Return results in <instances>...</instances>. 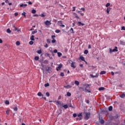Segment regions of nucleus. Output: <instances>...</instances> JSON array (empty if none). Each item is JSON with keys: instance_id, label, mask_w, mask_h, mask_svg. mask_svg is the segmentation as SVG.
Masks as SVG:
<instances>
[{"instance_id": "9d476101", "label": "nucleus", "mask_w": 125, "mask_h": 125, "mask_svg": "<svg viewBox=\"0 0 125 125\" xmlns=\"http://www.w3.org/2000/svg\"><path fill=\"white\" fill-rule=\"evenodd\" d=\"M99 76V75L98 74H96L95 75L90 74V77H91V78H98Z\"/></svg>"}, {"instance_id": "c756f323", "label": "nucleus", "mask_w": 125, "mask_h": 125, "mask_svg": "<svg viewBox=\"0 0 125 125\" xmlns=\"http://www.w3.org/2000/svg\"><path fill=\"white\" fill-rule=\"evenodd\" d=\"M37 33H38V31L37 30L33 31L32 32V35H35V34H37Z\"/></svg>"}, {"instance_id": "473e14b6", "label": "nucleus", "mask_w": 125, "mask_h": 125, "mask_svg": "<svg viewBox=\"0 0 125 125\" xmlns=\"http://www.w3.org/2000/svg\"><path fill=\"white\" fill-rule=\"evenodd\" d=\"M55 33H56L57 34H59V33H60V30H59V29L56 30Z\"/></svg>"}, {"instance_id": "cd10ccee", "label": "nucleus", "mask_w": 125, "mask_h": 125, "mask_svg": "<svg viewBox=\"0 0 125 125\" xmlns=\"http://www.w3.org/2000/svg\"><path fill=\"white\" fill-rule=\"evenodd\" d=\"M62 107L64 109H67V108H68V105L67 104H64V105L62 106Z\"/></svg>"}, {"instance_id": "774afa93", "label": "nucleus", "mask_w": 125, "mask_h": 125, "mask_svg": "<svg viewBox=\"0 0 125 125\" xmlns=\"http://www.w3.org/2000/svg\"><path fill=\"white\" fill-rule=\"evenodd\" d=\"M28 4H32V3L31 1H29L28 2Z\"/></svg>"}, {"instance_id": "ddd939ff", "label": "nucleus", "mask_w": 125, "mask_h": 125, "mask_svg": "<svg viewBox=\"0 0 125 125\" xmlns=\"http://www.w3.org/2000/svg\"><path fill=\"white\" fill-rule=\"evenodd\" d=\"M111 9H112V8H111V7H108L106 9V12H107V14H109V13L110 12V10H111Z\"/></svg>"}, {"instance_id": "69168bd1", "label": "nucleus", "mask_w": 125, "mask_h": 125, "mask_svg": "<svg viewBox=\"0 0 125 125\" xmlns=\"http://www.w3.org/2000/svg\"><path fill=\"white\" fill-rule=\"evenodd\" d=\"M111 74L112 76H114V75H115V73H114V72L112 71L111 72Z\"/></svg>"}, {"instance_id": "5fc2aeb1", "label": "nucleus", "mask_w": 125, "mask_h": 125, "mask_svg": "<svg viewBox=\"0 0 125 125\" xmlns=\"http://www.w3.org/2000/svg\"><path fill=\"white\" fill-rule=\"evenodd\" d=\"M77 114H76V113H74L73 114V117H74V118H76V117H77Z\"/></svg>"}, {"instance_id": "4d7b16f0", "label": "nucleus", "mask_w": 125, "mask_h": 125, "mask_svg": "<svg viewBox=\"0 0 125 125\" xmlns=\"http://www.w3.org/2000/svg\"><path fill=\"white\" fill-rule=\"evenodd\" d=\"M53 53H58V51H57V49H55L54 51H53Z\"/></svg>"}, {"instance_id": "aec40b11", "label": "nucleus", "mask_w": 125, "mask_h": 125, "mask_svg": "<svg viewBox=\"0 0 125 125\" xmlns=\"http://www.w3.org/2000/svg\"><path fill=\"white\" fill-rule=\"evenodd\" d=\"M120 97H121V98H125V94L123 93V94L120 95Z\"/></svg>"}, {"instance_id": "a19ab883", "label": "nucleus", "mask_w": 125, "mask_h": 125, "mask_svg": "<svg viewBox=\"0 0 125 125\" xmlns=\"http://www.w3.org/2000/svg\"><path fill=\"white\" fill-rule=\"evenodd\" d=\"M5 104L6 105H9V101H6L5 102Z\"/></svg>"}, {"instance_id": "79ce46f5", "label": "nucleus", "mask_w": 125, "mask_h": 125, "mask_svg": "<svg viewBox=\"0 0 125 125\" xmlns=\"http://www.w3.org/2000/svg\"><path fill=\"white\" fill-rule=\"evenodd\" d=\"M85 88H87L88 87V86H90V84H86L85 85Z\"/></svg>"}, {"instance_id": "de8ad7c7", "label": "nucleus", "mask_w": 125, "mask_h": 125, "mask_svg": "<svg viewBox=\"0 0 125 125\" xmlns=\"http://www.w3.org/2000/svg\"><path fill=\"white\" fill-rule=\"evenodd\" d=\"M29 44H30V45H32V44H34V42L33 41L29 42Z\"/></svg>"}, {"instance_id": "c03bdc74", "label": "nucleus", "mask_w": 125, "mask_h": 125, "mask_svg": "<svg viewBox=\"0 0 125 125\" xmlns=\"http://www.w3.org/2000/svg\"><path fill=\"white\" fill-rule=\"evenodd\" d=\"M44 64H48V61H47L46 60L44 61Z\"/></svg>"}, {"instance_id": "e433bc0d", "label": "nucleus", "mask_w": 125, "mask_h": 125, "mask_svg": "<svg viewBox=\"0 0 125 125\" xmlns=\"http://www.w3.org/2000/svg\"><path fill=\"white\" fill-rule=\"evenodd\" d=\"M45 87H47V86H49V83H47L44 84Z\"/></svg>"}, {"instance_id": "338daca9", "label": "nucleus", "mask_w": 125, "mask_h": 125, "mask_svg": "<svg viewBox=\"0 0 125 125\" xmlns=\"http://www.w3.org/2000/svg\"><path fill=\"white\" fill-rule=\"evenodd\" d=\"M15 16H18V13H15Z\"/></svg>"}, {"instance_id": "b1692460", "label": "nucleus", "mask_w": 125, "mask_h": 125, "mask_svg": "<svg viewBox=\"0 0 125 125\" xmlns=\"http://www.w3.org/2000/svg\"><path fill=\"white\" fill-rule=\"evenodd\" d=\"M34 59L36 61H38L39 59H40V57H39V56H35Z\"/></svg>"}, {"instance_id": "2eb2a0df", "label": "nucleus", "mask_w": 125, "mask_h": 125, "mask_svg": "<svg viewBox=\"0 0 125 125\" xmlns=\"http://www.w3.org/2000/svg\"><path fill=\"white\" fill-rule=\"evenodd\" d=\"M27 4H21L20 5V7H23L24 8H25V7L27 6Z\"/></svg>"}, {"instance_id": "3c124183", "label": "nucleus", "mask_w": 125, "mask_h": 125, "mask_svg": "<svg viewBox=\"0 0 125 125\" xmlns=\"http://www.w3.org/2000/svg\"><path fill=\"white\" fill-rule=\"evenodd\" d=\"M121 30L122 31H125V26H122L121 28Z\"/></svg>"}, {"instance_id": "c85d7f7f", "label": "nucleus", "mask_w": 125, "mask_h": 125, "mask_svg": "<svg viewBox=\"0 0 125 125\" xmlns=\"http://www.w3.org/2000/svg\"><path fill=\"white\" fill-rule=\"evenodd\" d=\"M7 33H8V34H10L11 33V30H10V29L8 28L7 29Z\"/></svg>"}, {"instance_id": "f03ea898", "label": "nucleus", "mask_w": 125, "mask_h": 125, "mask_svg": "<svg viewBox=\"0 0 125 125\" xmlns=\"http://www.w3.org/2000/svg\"><path fill=\"white\" fill-rule=\"evenodd\" d=\"M58 25L60 26V27H62V28H64L65 27V25L63 24V21H58Z\"/></svg>"}, {"instance_id": "bb28decb", "label": "nucleus", "mask_w": 125, "mask_h": 125, "mask_svg": "<svg viewBox=\"0 0 125 125\" xmlns=\"http://www.w3.org/2000/svg\"><path fill=\"white\" fill-rule=\"evenodd\" d=\"M37 52L38 53V54H42V49L37 50Z\"/></svg>"}, {"instance_id": "603ef678", "label": "nucleus", "mask_w": 125, "mask_h": 125, "mask_svg": "<svg viewBox=\"0 0 125 125\" xmlns=\"http://www.w3.org/2000/svg\"><path fill=\"white\" fill-rule=\"evenodd\" d=\"M49 51H50V52H52V47H50L49 48Z\"/></svg>"}, {"instance_id": "7c9ffc66", "label": "nucleus", "mask_w": 125, "mask_h": 125, "mask_svg": "<svg viewBox=\"0 0 125 125\" xmlns=\"http://www.w3.org/2000/svg\"><path fill=\"white\" fill-rule=\"evenodd\" d=\"M58 57H61L62 55V53H60V52H58Z\"/></svg>"}, {"instance_id": "37998d69", "label": "nucleus", "mask_w": 125, "mask_h": 125, "mask_svg": "<svg viewBox=\"0 0 125 125\" xmlns=\"http://www.w3.org/2000/svg\"><path fill=\"white\" fill-rule=\"evenodd\" d=\"M56 37V36H55V35H52L51 36V39H52V40H55L54 39H55Z\"/></svg>"}, {"instance_id": "412c9836", "label": "nucleus", "mask_w": 125, "mask_h": 125, "mask_svg": "<svg viewBox=\"0 0 125 125\" xmlns=\"http://www.w3.org/2000/svg\"><path fill=\"white\" fill-rule=\"evenodd\" d=\"M74 83H75L76 85H79L80 84V82L78 81H75Z\"/></svg>"}, {"instance_id": "39448f33", "label": "nucleus", "mask_w": 125, "mask_h": 125, "mask_svg": "<svg viewBox=\"0 0 125 125\" xmlns=\"http://www.w3.org/2000/svg\"><path fill=\"white\" fill-rule=\"evenodd\" d=\"M115 51L116 52L118 51V47L115 46V48L112 50L110 49V50H109L110 53H112V52H115Z\"/></svg>"}, {"instance_id": "393cba45", "label": "nucleus", "mask_w": 125, "mask_h": 125, "mask_svg": "<svg viewBox=\"0 0 125 125\" xmlns=\"http://www.w3.org/2000/svg\"><path fill=\"white\" fill-rule=\"evenodd\" d=\"M37 95L38 96H42V97L43 96V95L42 94V92H38V93L37 94Z\"/></svg>"}, {"instance_id": "680f3d73", "label": "nucleus", "mask_w": 125, "mask_h": 125, "mask_svg": "<svg viewBox=\"0 0 125 125\" xmlns=\"http://www.w3.org/2000/svg\"><path fill=\"white\" fill-rule=\"evenodd\" d=\"M72 11H76V7H73Z\"/></svg>"}, {"instance_id": "20e7f679", "label": "nucleus", "mask_w": 125, "mask_h": 125, "mask_svg": "<svg viewBox=\"0 0 125 125\" xmlns=\"http://www.w3.org/2000/svg\"><path fill=\"white\" fill-rule=\"evenodd\" d=\"M44 24L46 26H50V25H51V20L50 21L48 20L44 22Z\"/></svg>"}, {"instance_id": "dca6fc26", "label": "nucleus", "mask_w": 125, "mask_h": 125, "mask_svg": "<svg viewBox=\"0 0 125 125\" xmlns=\"http://www.w3.org/2000/svg\"><path fill=\"white\" fill-rule=\"evenodd\" d=\"M69 32H70L71 34H75V32L74 31V29L72 27L70 28L69 30Z\"/></svg>"}, {"instance_id": "49530a36", "label": "nucleus", "mask_w": 125, "mask_h": 125, "mask_svg": "<svg viewBox=\"0 0 125 125\" xmlns=\"http://www.w3.org/2000/svg\"><path fill=\"white\" fill-rule=\"evenodd\" d=\"M16 45H20V42L19 41H17L16 42Z\"/></svg>"}, {"instance_id": "864d4df0", "label": "nucleus", "mask_w": 125, "mask_h": 125, "mask_svg": "<svg viewBox=\"0 0 125 125\" xmlns=\"http://www.w3.org/2000/svg\"><path fill=\"white\" fill-rule=\"evenodd\" d=\"M44 47H45V48H47L48 47V44L47 43H46L44 45Z\"/></svg>"}, {"instance_id": "4c0bfd02", "label": "nucleus", "mask_w": 125, "mask_h": 125, "mask_svg": "<svg viewBox=\"0 0 125 125\" xmlns=\"http://www.w3.org/2000/svg\"><path fill=\"white\" fill-rule=\"evenodd\" d=\"M87 53H88V50H85L84 51V54H87Z\"/></svg>"}, {"instance_id": "bf43d9fd", "label": "nucleus", "mask_w": 125, "mask_h": 125, "mask_svg": "<svg viewBox=\"0 0 125 125\" xmlns=\"http://www.w3.org/2000/svg\"><path fill=\"white\" fill-rule=\"evenodd\" d=\"M40 16H41V17H44L45 15H44V14H41V15H40Z\"/></svg>"}, {"instance_id": "6ab92c4d", "label": "nucleus", "mask_w": 125, "mask_h": 125, "mask_svg": "<svg viewBox=\"0 0 125 125\" xmlns=\"http://www.w3.org/2000/svg\"><path fill=\"white\" fill-rule=\"evenodd\" d=\"M46 42H47V43L49 44V43H51V40L49 39H48L46 40Z\"/></svg>"}, {"instance_id": "a211bd4d", "label": "nucleus", "mask_w": 125, "mask_h": 125, "mask_svg": "<svg viewBox=\"0 0 125 125\" xmlns=\"http://www.w3.org/2000/svg\"><path fill=\"white\" fill-rule=\"evenodd\" d=\"M35 36L34 35H32L30 37L31 41H35Z\"/></svg>"}, {"instance_id": "f3484780", "label": "nucleus", "mask_w": 125, "mask_h": 125, "mask_svg": "<svg viewBox=\"0 0 125 125\" xmlns=\"http://www.w3.org/2000/svg\"><path fill=\"white\" fill-rule=\"evenodd\" d=\"M104 89H105V88L104 87H101L100 88H99V91H101V90H104Z\"/></svg>"}, {"instance_id": "13d9d810", "label": "nucleus", "mask_w": 125, "mask_h": 125, "mask_svg": "<svg viewBox=\"0 0 125 125\" xmlns=\"http://www.w3.org/2000/svg\"><path fill=\"white\" fill-rule=\"evenodd\" d=\"M80 10H83V12L85 11V8H81Z\"/></svg>"}, {"instance_id": "a878e982", "label": "nucleus", "mask_w": 125, "mask_h": 125, "mask_svg": "<svg viewBox=\"0 0 125 125\" xmlns=\"http://www.w3.org/2000/svg\"><path fill=\"white\" fill-rule=\"evenodd\" d=\"M108 110L112 111L113 110V106H110L108 107Z\"/></svg>"}, {"instance_id": "ea45409f", "label": "nucleus", "mask_w": 125, "mask_h": 125, "mask_svg": "<svg viewBox=\"0 0 125 125\" xmlns=\"http://www.w3.org/2000/svg\"><path fill=\"white\" fill-rule=\"evenodd\" d=\"M46 96H47V97H49V96L50 95V94H49V92H47L46 93Z\"/></svg>"}, {"instance_id": "5701e85b", "label": "nucleus", "mask_w": 125, "mask_h": 125, "mask_svg": "<svg viewBox=\"0 0 125 125\" xmlns=\"http://www.w3.org/2000/svg\"><path fill=\"white\" fill-rule=\"evenodd\" d=\"M105 74H106V71H102L100 72L101 75H105Z\"/></svg>"}, {"instance_id": "4468645a", "label": "nucleus", "mask_w": 125, "mask_h": 125, "mask_svg": "<svg viewBox=\"0 0 125 125\" xmlns=\"http://www.w3.org/2000/svg\"><path fill=\"white\" fill-rule=\"evenodd\" d=\"M63 67V65L62 63H60L58 65V68L59 70H61V68Z\"/></svg>"}, {"instance_id": "052dcab7", "label": "nucleus", "mask_w": 125, "mask_h": 125, "mask_svg": "<svg viewBox=\"0 0 125 125\" xmlns=\"http://www.w3.org/2000/svg\"><path fill=\"white\" fill-rule=\"evenodd\" d=\"M13 110L15 111H17V110H18V108H17V107H15L13 108Z\"/></svg>"}, {"instance_id": "0e129e2a", "label": "nucleus", "mask_w": 125, "mask_h": 125, "mask_svg": "<svg viewBox=\"0 0 125 125\" xmlns=\"http://www.w3.org/2000/svg\"><path fill=\"white\" fill-rule=\"evenodd\" d=\"M34 17H39V15L35 14L33 15Z\"/></svg>"}, {"instance_id": "6e6d98bb", "label": "nucleus", "mask_w": 125, "mask_h": 125, "mask_svg": "<svg viewBox=\"0 0 125 125\" xmlns=\"http://www.w3.org/2000/svg\"><path fill=\"white\" fill-rule=\"evenodd\" d=\"M60 76H61V77H64V73L61 72L60 73Z\"/></svg>"}, {"instance_id": "2f4dec72", "label": "nucleus", "mask_w": 125, "mask_h": 125, "mask_svg": "<svg viewBox=\"0 0 125 125\" xmlns=\"http://www.w3.org/2000/svg\"><path fill=\"white\" fill-rule=\"evenodd\" d=\"M66 95H67V96L70 97V96H71V95H72V94H71V93L67 92L66 93Z\"/></svg>"}, {"instance_id": "7ed1b4c3", "label": "nucleus", "mask_w": 125, "mask_h": 125, "mask_svg": "<svg viewBox=\"0 0 125 125\" xmlns=\"http://www.w3.org/2000/svg\"><path fill=\"white\" fill-rule=\"evenodd\" d=\"M89 117H90V113L89 112H86L85 116L84 117L85 120L86 121L89 119Z\"/></svg>"}, {"instance_id": "9b49d317", "label": "nucleus", "mask_w": 125, "mask_h": 125, "mask_svg": "<svg viewBox=\"0 0 125 125\" xmlns=\"http://www.w3.org/2000/svg\"><path fill=\"white\" fill-rule=\"evenodd\" d=\"M120 44H121V45H125V42L120 40Z\"/></svg>"}, {"instance_id": "72a5a7b5", "label": "nucleus", "mask_w": 125, "mask_h": 125, "mask_svg": "<svg viewBox=\"0 0 125 125\" xmlns=\"http://www.w3.org/2000/svg\"><path fill=\"white\" fill-rule=\"evenodd\" d=\"M32 13H33V14H35V13H36V12H37V11H36V10H35V9H33L32 10Z\"/></svg>"}, {"instance_id": "6e6552de", "label": "nucleus", "mask_w": 125, "mask_h": 125, "mask_svg": "<svg viewBox=\"0 0 125 125\" xmlns=\"http://www.w3.org/2000/svg\"><path fill=\"white\" fill-rule=\"evenodd\" d=\"M77 25H78V26H84V23H82V22L81 21H78V22H77Z\"/></svg>"}, {"instance_id": "1a4fd4ad", "label": "nucleus", "mask_w": 125, "mask_h": 125, "mask_svg": "<svg viewBox=\"0 0 125 125\" xmlns=\"http://www.w3.org/2000/svg\"><path fill=\"white\" fill-rule=\"evenodd\" d=\"M63 87H64V88H66V89H69V88H72V86L71 85H67L66 86H63Z\"/></svg>"}, {"instance_id": "8fccbe9b", "label": "nucleus", "mask_w": 125, "mask_h": 125, "mask_svg": "<svg viewBox=\"0 0 125 125\" xmlns=\"http://www.w3.org/2000/svg\"><path fill=\"white\" fill-rule=\"evenodd\" d=\"M56 102L57 103V105H60L61 103L59 101H56Z\"/></svg>"}, {"instance_id": "f704fd0d", "label": "nucleus", "mask_w": 125, "mask_h": 125, "mask_svg": "<svg viewBox=\"0 0 125 125\" xmlns=\"http://www.w3.org/2000/svg\"><path fill=\"white\" fill-rule=\"evenodd\" d=\"M52 43H55L56 42V40L55 39H53L51 41Z\"/></svg>"}, {"instance_id": "a18cd8bd", "label": "nucleus", "mask_w": 125, "mask_h": 125, "mask_svg": "<svg viewBox=\"0 0 125 125\" xmlns=\"http://www.w3.org/2000/svg\"><path fill=\"white\" fill-rule=\"evenodd\" d=\"M21 15H23L24 17H26V12H23V13L21 14Z\"/></svg>"}, {"instance_id": "09e8293b", "label": "nucleus", "mask_w": 125, "mask_h": 125, "mask_svg": "<svg viewBox=\"0 0 125 125\" xmlns=\"http://www.w3.org/2000/svg\"><path fill=\"white\" fill-rule=\"evenodd\" d=\"M68 105H69V107H70V108H74V106H73V105H72V104H69Z\"/></svg>"}, {"instance_id": "e2e57ef3", "label": "nucleus", "mask_w": 125, "mask_h": 125, "mask_svg": "<svg viewBox=\"0 0 125 125\" xmlns=\"http://www.w3.org/2000/svg\"><path fill=\"white\" fill-rule=\"evenodd\" d=\"M5 2L6 3H9V1L8 0H5Z\"/></svg>"}, {"instance_id": "f257e3e1", "label": "nucleus", "mask_w": 125, "mask_h": 125, "mask_svg": "<svg viewBox=\"0 0 125 125\" xmlns=\"http://www.w3.org/2000/svg\"><path fill=\"white\" fill-rule=\"evenodd\" d=\"M69 63L71 64L70 66L71 67V68H72L73 69H76V68L77 67V65H76V62H72V60H70Z\"/></svg>"}, {"instance_id": "58836bf2", "label": "nucleus", "mask_w": 125, "mask_h": 125, "mask_svg": "<svg viewBox=\"0 0 125 125\" xmlns=\"http://www.w3.org/2000/svg\"><path fill=\"white\" fill-rule=\"evenodd\" d=\"M110 5H111V4L110 3H107L105 5V7H108V6H110Z\"/></svg>"}, {"instance_id": "423d86ee", "label": "nucleus", "mask_w": 125, "mask_h": 125, "mask_svg": "<svg viewBox=\"0 0 125 125\" xmlns=\"http://www.w3.org/2000/svg\"><path fill=\"white\" fill-rule=\"evenodd\" d=\"M77 116L79 118V121H82V120H83V118H82V117H83V113L82 112L77 114Z\"/></svg>"}, {"instance_id": "f8f14e48", "label": "nucleus", "mask_w": 125, "mask_h": 125, "mask_svg": "<svg viewBox=\"0 0 125 125\" xmlns=\"http://www.w3.org/2000/svg\"><path fill=\"white\" fill-rule=\"evenodd\" d=\"M80 59H81L82 61H83L84 62H85V60H84V57H83V56H80Z\"/></svg>"}, {"instance_id": "4be33fe9", "label": "nucleus", "mask_w": 125, "mask_h": 125, "mask_svg": "<svg viewBox=\"0 0 125 125\" xmlns=\"http://www.w3.org/2000/svg\"><path fill=\"white\" fill-rule=\"evenodd\" d=\"M73 14L75 15V18H77V19H79L80 18V17H79L78 15L76 13H73Z\"/></svg>"}, {"instance_id": "0eeeda50", "label": "nucleus", "mask_w": 125, "mask_h": 125, "mask_svg": "<svg viewBox=\"0 0 125 125\" xmlns=\"http://www.w3.org/2000/svg\"><path fill=\"white\" fill-rule=\"evenodd\" d=\"M46 71L48 72L49 73H50L51 72H52V68H51L50 67H48L47 68H46Z\"/></svg>"}, {"instance_id": "c9c22d12", "label": "nucleus", "mask_w": 125, "mask_h": 125, "mask_svg": "<svg viewBox=\"0 0 125 125\" xmlns=\"http://www.w3.org/2000/svg\"><path fill=\"white\" fill-rule=\"evenodd\" d=\"M100 123L102 125H103L104 123V120L102 119L101 120H100Z\"/></svg>"}]
</instances>
